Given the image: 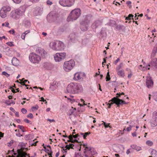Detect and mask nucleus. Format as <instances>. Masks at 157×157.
I'll return each instance as SVG.
<instances>
[{"instance_id": "32", "label": "nucleus", "mask_w": 157, "mask_h": 157, "mask_svg": "<svg viewBox=\"0 0 157 157\" xmlns=\"http://www.w3.org/2000/svg\"><path fill=\"white\" fill-rule=\"evenodd\" d=\"M146 144L149 146H152L153 145V143L152 141L150 140L147 141L146 142Z\"/></svg>"}, {"instance_id": "52", "label": "nucleus", "mask_w": 157, "mask_h": 157, "mask_svg": "<svg viewBox=\"0 0 157 157\" xmlns=\"http://www.w3.org/2000/svg\"><path fill=\"white\" fill-rule=\"evenodd\" d=\"M30 32V30H29L25 31L23 33L26 35L28 33Z\"/></svg>"}, {"instance_id": "16", "label": "nucleus", "mask_w": 157, "mask_h": 157, "mask_svg": "<svg viewBox=\"0 0 157 157\" xmlns=\"http://www.w3.org/2000/svg\"><path fill=\"white\" fill-rule=\"evenodd\" d=\"M151 126L154 127L157 126V118H152L150 120Z\"/></svg>"}, {"instance_id": "45", "label": "nucleus", "mask_w": 157, "mask_h": 157, "mask_svg": "<svg viewBox=\"0 0 157 157\" xmlns=\"http://www.w3.org/2000/svg\"><path fill=\"white\" fill-rule=\"evenodd\" d=\"M75 157H83L81 155V153L75 154Z\"/></svg>"}, {"instance_id": "46", "label": "nucleus", "mask_w": 157, "mask_h": 157, "mask_svg": "<svg viewBox=\"0 0 157 157\" xmlns=\"http://www.w3.org/2000/svg\"><path fill=\"white\" fill-rule=\"evenodd\" d=\"M152 66L150 64V63L147 66H145V68L146 69L149 70L150 69V67Z\"/></svg>"}, {"instance_id": "36", "label": "nucleus", "mask_w": 157, "mask_h": 157, "mask_svg": "<svg viewBox=\"0 0 157 157\" xmlns=\"http://www.w3.org/2000/svg\"><path fill=\"white\" fill-rule=\"evenodd\" d=\"M2 75H4L6 76V77H9L10 76V75L7 73L6 71H3L2 72Z\"/></svg>"}, {"instance_id": "1", "label": "nucleus", "mask_w": 157, "mask_h": 157, "mask_svg": "<svg viewBox=\"0 0 157 157\" xmlns=\"http://www.w3.org/2000/svg\"><path fill=\"white\" fill-rule=\"evenodd\" d=\"M82 87L78 83H71L67 87V90L68 93L77 94L82 90Z\"/></svg>"}, {"instance_id": "58", "label": "nucleus", "mask_w": 157, "mask_h": 157, "mask_svg": "<svg viewBox=\"0 0 157 157\" xmlns=\"http://www.w3.org/2000/svg\"><path fill=\"white\" fill-rule=\"evenodd\" d=\"M47 121H50V122H55V120L54 119H52L51 120V119H47Z\"/></svg>"}, {"instance_id": "34", "label": "nucleus", "mask_w": 157, "mask_h": 157, "mask_svg": "<svg viewBox=\"0 0 157 157\" xmlns=\"http://www.w3.org/2000/svg\"><path fill=\"white\" fill-rule=\"evenodd\" d=\"M157 51V45H155L152 51V53L154 54L156 53Z\"/></svg>"}, {"instance_id": "10", "label": "nucleus", "mask_w": 157, "mask_h": 157, "mask_svg": "<svg viewBox=\"0 0 157 157\" xmlns=\"http://www.w3.org/2000/svg\"><path fill=\"white\" fill-rule=\"evenodd\" d=\"M75 0H60L59 3L63 6L70 7L74 3Z\"/></svg>"}, {"instance_id": "56", "label": "nucleus", "mask_w": 157, "mask_h": 157, "mask_svg": "<svg viewBox=\"0 0 157 157\" xmlns=\"http://www.w3.org/2000/svg\"><path fill=\"white\" fill-rule=\"evenodd\" d=\"M44 148L45 149L44 151L45 152H47V151H48V152H49V153H50V150H49L47 149L45 146H44Z\"/></svg>"}, {"instance_id": "48", "label": "nucleus", "mask_w": 157, "mask_h": 157, "mask_svg": "<svg viewBox=\"0 0 157 157\" xmlns=\"http://www.w3.org/2000/svg\"><path fill=\"white\" fill-rule=\"evenodd\" d=\"M53 152L52 150H50V153H48V155H49V157H52V154Z\"/></svg>"}, {"instance_id": "23", "label": "nucleus", "mask_w": 157, "mask_h": 157, "mask_svg": "<svg viewBox=\"0 0 157 157\" xmlns=\"http://www.w3.org/2000/svg\"><path fill=\"white\" fill-rule=\"evenodd\" d=\"M12 63L15 66H17L19 64V61L17 58H13L12 60Z\"/></svg>"}, {"instance_id": "61", "label": "nucleus", "mask_w": 157, "mask_h": 157, "mask_svg": "<svg viewBox=\"0 0 157 157\" xmlns=\"http://www.w3.org/2000/svg\"><path fill=\"white\" fill-rule=\"evenodd\" d=\"M69 139H73V135H70L68 137H67Z\"/></svg>"}, {"instance_id": "44", "label": "nucleus", "mask_w": 157, "mask_h": 157, "mask_svg": "<svg viewBox=\"0 0 157 157\" xmlns=\"http://www.w3.org/2000/svg\"><path fill=\"white\" fill-rule=\"evenodd\" d=\"M21 111L24 114H25L27 112V110L25 108H23L21 109Z\"/></svg>"}, {"instance_id": "4", "label": "nucleus", "mask_w": 157, "mask_h": 157, "mask_svg": "<svg viewBox=\"0 0 157 157\" xmlns=\"http://www.w3.org/2000/svg\"><path fill=\"white\" fill-rule=\"evenodd\" d=\"M50 47L53 50L59 51L64 49L63 44L61 41L51 42L50 44Z\"/></svg>"}, {"instance_id": "19", "label": "nucleus", "mask_w": 157, "mask_h": 157, "mask_svg": "<svg viewBox=\"0 0 157 157\" xmlns=\"http://www.w3.org/2000/svg\"><path fill=\"white\" fill-rule=\"evenodd\" d=\"M38 52L43 58H44L47 54L46 52L43 48L39 49L38 50Z\"/></svg>"}, {"instance_id": "38", "label": "nucleus", "mask_w": 157, "mask_h": 157, "mask_svg": "<svg viewBox=\"0 0 157 157\" xmlns=\"http://www.w3.org/2000/svg\"><path fill=\"white\" fill-rule=\"evenodd\" d=\"M152 118H157V111H155L153 112Z\"/></svg>"}, {"instance_id": "54", "label": "nucleus", "mask_w": 157, "mask_h": 157, "mask_svg": "<svg viewBox=\"0 0 157 157\" xmlns=\"http://www.w3.org/2000/svg\"><path fill=\"white\" fill-rule=\"evenodd\" d=\"M38 106L37 105H36L35 106H33L32 108V109H34L35 110L38 109Z\"/></svg>"}, {"instance_id": "33", "label": "nucleus", "mask_w": 157, "mask_h": 157, "mask_svg": "<svg viewBox=\"0 0 157 157\" xmlns=\"http://www.w3.org/2000/svg\"><path fill=\"white\" fill-rule=\"evenodd\" d=\"M133 122H132L130 125V127H127V131L128 132L130 131L131 130V128L132 127L133 125H132Z\"/></svg>"}, {"instance_id": "9", "label": "nucleus", "mask_w": 157, "mask_h": 157, "mask_svg": "<svg viewBox=\"0 0 157 157\" xmlns=\"http://www.w3.org/2000/svg\"><path fill=\"white\" fill-rule=\"evenodd\" d=\"M66 57L65 52L56 53L54 56L55 60L56 62H59L64 60Z\"/></svg>"}, {"instance_id": "21", "label": "nucleus", "mask_w": 157, "mask_h": 157, "mask_svg": "<svg viewBox=\"0 0 157 157\" xmlns=\"http://www.w3.org/2000/svg\"><path fill=\"white\" fill-rule=\"evenodd\" d=\"M31 24V22L29 21L25 20L24 21L23 25L25 28H29L30 27Z\"/></svg>"}, {"instance_id": "63", "label": "nucleus", "mask_w": 157, "mask_h": 157, "mask_svg": "<svg viewBox=\"0 0 157 157\" xmlns=\"http://www.w3.org/2000/svg\"><path fill=\"white\" fill-rule=\"evenodd\" d=\"M30 1L32 2H38L39 0H29Z\"/></svg>"}, {"instance_id": "18", "label": "nucleus", "mask_w": 157, "mask_h": 157, "mask_svg": "<svg viewBox=\"0 0 157 157\" xmlns=\"http://www.w3.org/2000/svg\"><path fill=\"white\" fill-rule=\"evenodd\" d=\"M17 152L18 153V156H19V157H25V156L26 155L28 156V157H30L29 156V154L27 155L26 152H22L19 149L17 150Z\"/></svg>"}, {"instance_id": "28", "label": "nucleus", "mask_w": 157, "mask_h": 157, "mask_svg": "<svg viewBox=\"0 0 157 157\" xmlns=\"http://www.w3.org/2000/svg\"><path fill=\"white\" fill-rule=\"evenodd\" d=\"M5 103L8 105H10L11 104H15V102L14 101L12 100L10 101L9 100H6Z\"/></svg>"}, {"instance_id": "55", "label": "nucleus", "mask_w": 157, "mask_h": 157, "mask_svg": "<svg viewBox=\"0 0 157 157\" xmlns=\"http://www.w3.org/2000/svg\"><path fill=\"white\" fill-rule=\"evenodd\" d=\"M24 121L28 123H29L30 122V121L29 120L27 119H25L24 120Z\"/></svg>"}, {"instance_id": "43", "label": "nucleus", "mask_w": 157, "mask_h": 157, "mask_svg": "<svg viewBox=\"0 0 157 157\" xmlns=\"http://www.w3.org/2000/svg\"><path fill=\"white\" fill-rule=\"evenodd\" d=\"M27 117L28 118H33V116L32 113H30L27 116Z\"/></svg>"}, {"instance_id": "37", "label": "nucleus", "mask_w": 157, "mask_h": 157, "mask_svg": "<svg viewBox=\"0 0 157 157\" xmlns=\"http://www.w3.org/2000/svg\"><path fill=\"white\" fill-rule=\"evenodd\" d=\"M153 97L155 100L156 101H157V92H155L153 93Z\"/></svg>"}, {"instance_id": "39", "label": "nucleus", "mask_w": 157, "mask_h": 157, "mask_svg": "<svg viewBox=\"0 0 157 157\" xmlns=\"http://www.w3.org/2000/svg\"><path fill=\"white\" fill-rule=\"evenodd\" d=\"M18 127V128L21 129L22 132H25V131L24 130V128L23 126L19 125Z\"/></svg>"}, {"instance_id": "12", "label": "nucleus", "mask_w": 157, "mask_h": 157, "mask_svg": "<svg viewBox=\"0 0 157 157\" xmlns=\"http://www.w3.org/2000/svg\"><path fill=\"white\" fill-rule=\"evenodd\" d=\"M94 151L93 148L91 147H86L84 149V154L86 157H92L91 155L93 154L92 152Z\"/></svg>"}, {"instance_id": "24", "label": "nucleus", "mask_w": 157, "mask_h": 157, "mask_svg": "<svg viewBox=\"0 0 157 157\" xmlns=\"http://www.w3.org/2000/svg\"><path fill=\"white\" fill-rule=\"evenodd\" d=\"M43 67L46 69H50L51 68V64L50 63L46 62L43 64Z\"/></svg>"}, {"instance_id": "20", "label": "nucleus", "mask_w": 157, "mask_h": 157, "mask_svg": "<svg viewBox=\"0 0 157 157\" xmlns=\"http://www.w3.org/2000/svg\"><path fill=\"white\" fill-rule=\"evenodd\" d=\"M101 24V21L99 20L95 21L92 25V28L94 29H96Z\"/></svg>"}, {"instance_id": "60", "label": "nucleus", "mask_w": 157, "mask_h": 157, "mask_svg": "<svg viewBox=\"0 0 157 157\" xmlns=\"http://www.w3.org/2000/svg\"><path fill=\"white\" fill-rule=\"evenodd\" d=\"M19 83L21 84L22 85L25 86L26 87L27 86H29V85H26L25 84V83H23V82H19Z\"/></svg>"}, {"instance_id": "3", "label": "nucleus", "mask_w": 157, "mask_h": 157, "mask_svg": "<svg viewBox=\"0 0 157 157\" xmlns=\"http://www.w3.org/2000/svg\"><path fill=\"white\" fill-rule=\"evenodd\" d=\"M80 10L79 8L75 9L72 10L67 19V21H73L76 20L81 14Z\"/></svg>"}, {"instance_id": "30", "label": "nucleus", "mask_w": 157, "mask_h": 157, "mask_svg": "<svg viewBox=\"0 0 157 157\" xmlns=\"http://www.w3.org/2000/svg\"><path fill=\"white\" fill-rule=\"evenodd\" d=\"M123 65V63H121L117 65L116 68V71L121 70L120 69L121 68L122 66Z\"/></svg>"}, {"instance_id": "29", "label": "nucleus", "mask_w": 157, "mask_h": 157, "mask_svg": "<svg viewBox=\"0 0 157 157\" xmlns=\"http://www.w3.org/2000/svg\"><path fill=\"white\" fill-rule=\"evenodd\" d=\"M33 136L31 134H28L25 135L24 138L26 140H29L31 139L32 138Z\"/></svg>"}, {"instance_id": "15", "label": "nucleus", "mask_w": 157, "mask_h": 157, "mask_svg": "<svg viewBox=\"0 0 157 157\" xmlns=\"http://www.w3.org/2000/svg\"><path fill=\"white\" fill-rule=\"evenodd\" d=\"M59 83L54 81L52 83H50V88L52 90L56 89L58 86Z\"/></svg>"}, {"instance_id": "59", "label": "nucleus", "mask_w": 157, "mask_h": 157, "mask_svg": "<svg viewBox=\"0 0 157 157\" xmlns=\"http://www.w3.org/2000/svg\"><path fill=\"white\" fill-rule=\"evenodd\" d=\"M78 143V140H73L72 139V143Z\"/></svg>"}, {"instance_id": "47", "label": "nucleus", "mask_w": 157, "mask_h": 157, "mask_svg": "<svg viewBox=\"0 0 157 157\" xmlns=\"http://www.w3.org/2000/svg\"><path fill=\"white\" fill-rule=\"evenodd\" d=\"M13 2L16 3H19L21 2V0H13Z\"/></svg>"}, {"instance_id": "31", "label": "nucleus", "mask_w": 157, "mask_h": 157, "mask_svg": "<svg viewBox=\"0 0 157 157\" xmlns=\"http://www.w3.org/2000/svg\"><path fill=\"white\" fill-rule=\"evenodd\" d=\"M106 81H109L110 79V75L109 71L107 73V75L106 77Z\"/></svg>"}, {"instance_id": "2", "label": "nucleus", "mask_w": 157, "mask_h": 157, "mask_svg": "<svg viewBox=\"0 0 157 157\" xmlns=\"http://www.w3.org/2000/svg\"><path fill=\"white\" fill-rule=\"evenodd\" d=\"M26 8L25 6H22L18 9L12 11L10 13V17L15 19H18L24 14Z\"/></svg>"}, {"instance_id": "53", "label": "nucleus", "mask_w": 157, "mask_h": 157, "mask_svg": "<svg viewBox=\"0 0 157 157\" xmlns=\"http://www.w3.org/2000/svg\"><path fill=\"white\" fill-rule=\"evenodd\" d=\"M120 60V59L119 58H118L116 61H115L114 63L116 65L117 63Z\"/></svg>"}, {"instance_id": "26", "label": "nucleus", "mask_w": 157, "mask_h": 157, "mask_svg": "<svg viewBox=\"0 0 157 157\" xmlns=\"http://www.w3.org/2000/svg\"><path fill=\"white\" fill-rule=\"evenodd\" d=\"M132 148L137 151H139L141 150V147H140L137 146L135 145H132L131 146Z\"/></svg>"}, {"instance_id": "50", "label": "nucleus", "mask_w": 157, "mask_h": 157, "mask_svg": "<svg viewBox=\"0 0 157 157\" xmlns=\"http://www.w3.org/2000/svg\"><path fill=\"white\" fill-rule=\"evenodd\" d=\"M47 3L48 5H51L52 4V2L48 0L47 2Z\"/></svg>"}, {"instance_id": "62", "label": "nucleus", "mask_w": 157, "mask_h": 157, "mask_svg": "<svg viewBox=\"0 0 157 157\" xmlns=\"http://www.w3.org/2000/svg\"><path fill=\"white\" fill-rule=\"evenodd\" d=\"M4 133H3L2 132H0V137H3L4 136Z\"/></svg>"}, {"instance_id": "27", "label": "nucleus", "mask_w": 157, "mask_h": 157, "mask_svg": "<svg viewBox=\"0 0 157 157\" xmlns=\"http://www.w3.org/2000/svg\"><path fill=\"white\" fill-rule=\"evenodd\" d=\"M150 64L152 66H154L157 68V59L150 62Z\"/></svg>"}, {"instance_id": "49", "label": "nucleus", "mask_w": 157, "mask_h": 157, "mask_svg": "<svg viewBox=\"0 0 157 157\" xmlns=\"http://www.w3.org/2000/svg\"><path fill=\"white\" fill-rule=\"evenodd\" d=\"M9 32L10 33H11L12 32V34L13 35H14L15 31L13 29H12V30L9 31Z\"/></svg>"}, {"instance_id": "17", "label": "nucleus", "mask_w": 157, "mask_h": 157, "mask_svg": "<svg viewBox=\"0 0 157 157\" xmlns=\"http://www.w3.org/2000/svg\"><path fill=\"white\" fill-rule=\"evenodd\" d=\"M126 27L122 25H117L116 27V29L120 32H124L125 31Z\"/></svg>"}, {"instance_id": "51", "label": "nucleus", "mask_w": 157, "mask_h": 157, "mask_svg": "<svg viewBox=\"0 0 157 157\" xmlns=\"http://www.w3.org/2000/svg\"><path fill=\"white\" fill-rule=\"evenodd\" d=\"M80 136V135H79V134H77L74 135H73V137L75 138H76L78 137V136Z\"/></svg>"}, {"instance_id": "7", "label": "nucleus", "mask_w": 157, "mask_h": 157, "mask_svg": "<svg viewBox=\"0 0 157 157\" xmlns=\"http://www.w3.org/2000/svg\"><path fill=\"white\" fill-rule=\"evenodd\" d=\"M90 21V20L87 18L82 20L80 23V28L82 31H85L87 30Z\"/></svg>"}, {"instance_id": "57", "label": "nucleus", "mask_w": 157, "mask_h": 157, "mask_svg": "<svg viewBox=\"0 0 157 157\" xmlns=\"http://www.w3.org/2000/svg\"><path fill=\"white\" fill-rule=\"evenodd\" d=\"M25 35L24 33H23L21 36V38L22 39H25Z\"/></svg>"}, {"instance_id": "22", "label": "nucleus", "mask_w": 157, "mask_h": 157, "mask_svg": "<svg viewBox=\"0 0 157 157\" xmlns=\"http://www.w3.org/2000/svg\"><path fill=\"white\" fill-rule=\"evenodd\" d=\"M81 73H76L74 74L73 79L75 80L78 81L81 78Z\"/></svg>"}, {"instance_id": "11", "label": "nucleus", "mask_w": 157, "mask_h": 157, "mask_svg": "<svg viewBox=\"0 0 157 157\" xmlns=\"http://www.w3.org/2000/svg\"><path fill=\"white\" fill-rule=\"evenodd\" d=\"M31 61L33 63H38L41 60L40 56L35 53H32L29 56Z\"/></svg>"}, {"instance_id": "13", "label": "nucleus", "mask_w": 157, "mask_h": 157, "mask_svg": "<svg viewBox=\"0 0 157 157\" xmlns=\"http://www.w3.org/2000/svg\"><path fill=\"white\" fill-rule=\"evenodd\" d=\"M153 81L151 77L148 74L146 77V84L148 88H151L153 86Z\"/></svg>"}, {"instance_id": "14", "label": "nucleus", "mask_w": 157, "mask_h": 157, "mask_svg": "<svg viewBox=\"0 0 157 157\" xmlns=\"http://www.w3.org/2000/svg\"><path fill=\"white\" fill-rule=\"evenodd\" d=\"M42 9L40 7H37L34 11V14L36 16L40 15L42 13Z\"/></svg>"}, {"instance_id": "6", "label": "nucleus", "mask_w": 157, "mask_h": 157, "mask_svg": "<svg viewBox=\"0 0 157 157\" xmlns=\"http://www.w3.org/2000/svg\"><path fill=\"white\" fill-rule=\"evenodd\" d=\"M75 66V62L73 60L65 62L63 65L64 70L67 72L71 70Z\"/></svg>"}, {"instance_id": "40", "label": "nucleus", "mask_w": 157, "mask_h": 157, "mask_svg": "<svg viewBox=\"0 0 157 157\" xmlns=\"http://www.w3.org/2000/svg\"><path fill=\"white\" fill-rule=\"evenodd\" d=\"M13 42H9L6 43V44L10 47H12L14 46V45L13 44Z\"/></svg>"}, {"instance_id": "35", "label": "nucleus", "mask_w": 157, "mask_h": 157, "mask_svg": "<svg viewBox=\"0 0 157 157\" xmlns=\"http://www.w3.org/2000/svg\"><path fill=\"white\" fill-rule=\"evenodd\" d=\"M134 16L132 14H129L128 15V16L127 17H126V18H125V19L126 20H130L131 19V17H133Z\"/></svg>"}, {"instance_id": "64", "label": "nucleus", "mask_w": 157, "mask_h": 157, "mask_svg": "<svg viewBox=\"0 0 157 157\" xmlns=\"http://www.w3.org/2000/svg\"><path fill=\"white\" fill-rule=\"evenodd\" d=\"M16 135L18 136V137H21V136H22V135H21L20 133H16Z\"/></svg>"}, {"instance_id": "8", "label": "nucleus", "mask_w": 157, "mask_h": 157, "mask_svg": "<svg viewBox=\"0 0 157 157\" xmlns=\"http://www.w3.org/2000/svg\"><path fill=\"white\" fill-rule=\"evenodd\" d=\"M11 10V8L9 6H4L0 10V15L2 18L5 17L8 12Z\"/></svg>"}, {"instance_id": "42", "label": "nucleus", "mask_w": 157, "mask_h": 157, "mask_svg": "<svg viewBox=\"0 0 157 157\" xmlns=\"http://www.w3.org/2000/svg\"><path fill=\"white\" fill-rule=\"evenodd\" d=\"M13 143V140H12L11 141H10L7 144V145L8 147H10L11 146L12 144Z\"/></svg>"}, {"instance_id": "5", "label": "nucleus", "mask_w": 157, "mask_h": 157, "mask_svg": "<svg viewBox=\"0 0 157 157\" xmlns=\"http://www.w3.org/2000/svg\"><path fill=\"white\" fill-rule=\"evenodd\" d=\"M110 101L112 102L110 103H107V105H109L111 106L114 103H115L117 105V107H119L120 105L127 104V103L125 101L120 99L117 97L113 98L111 100L109 101V102Z\"/></svg>"}, {"instance_id": "25", "label": "nucleus", "mask_w": 157, "mask_h": 157, "mask_svg": "<svg viewBox=\"0 0 157 157\" xmlns=\"http://www.w3.org/2000/svg\"><path fill=\"white\" fill-rule=\"evenodd\" d=\"M117 75L119 76L123 77L125 76L124 71L123 70H118L117 71Z\"/></svg>"}, {"instance_id": "41", "label": "nucleus", "mask_w": 157, "mask_h": 157, "mask_svg": "<svg viewBox=\"0 0 157 157\" xmlns=\"http://www.w3.org/2000/svg\"><path fill=\"white\" fill-rule=\"evenodd\" d=\"M9 24L8 22H6L5 23H2V26H4L6 27H9Z\"/></svg>"}]
</instances>
